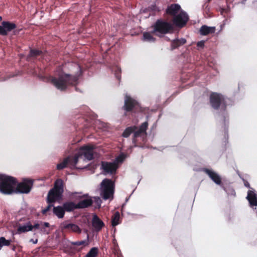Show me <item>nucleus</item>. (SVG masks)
I'll use <instances>...</instances> for the list:
<instances>
[{
	"mask_svg": "<svg viewBox=\"0 0 257 257\" xmlns=\"http://www.w3.org/2000/svg\"><path fill=\"white\" fill-rule=\"evenodd\" d=\"M210 106L215 110L219 111L216 115V118L219 125H221L224 133V138L228 139V126L229 116L226 111V107L233 104L232 99L216 92H212L209 97Z\"/></svg>",
	"mask_w": 257,
	"mask_h": 257,
	"instance_id": "nucleus-1",
	"label": "nucleus"
},
{
	"mask_svg": "<svg viewBox=\"0 0 257 257\" xmlns=\"http://www.w3.org/2000/svg\"><path fill=\"white\" fill-rule=\"evenodd\" d=\"M77 71L75 75L65 73L63 71L60 72L55 77H51L49 81L58 90L64 91L69 85H76L78 83L79 77L82 74L80 66L77 64L74 65Z\"/></svg>",
	"mask_w": 257,
	"mask_h": 257,
	"instance_id": "nucleus-2",
	"label": "nucleus"
},
{
	"mask_svg": "<svg viewBox=\"0 0 257 257\" xmlns=\"http://www.w3.org/2000/svg\"><path fill=\"white\" fill-rule=\"evenodd\" d=\"M64 192V182L61 179H57L54 182V187L48 192L47 197V203L60 201L62 199Z\"/></svg>",
	"mask_w": 257,
	"mask_h": 257,
	"instance_id": "nucleus-3",
	"label": "nucleus"
},
{
	"mask_svg": "<svg viewBox=\"0 0 257 257\" xmlns=\"http://www.w3.org/2000/svg\"><path fill=\"white\" fill-rule=\"evenodd\" d=\"M17 183L16 178L5 174H0V192L2 193L5 195L14 194Z\"/></svg>",
	"mask_w": 257,
	"mask_h": 257,
	"instance_id": "nucleus-4",
	"label": "nucleus"
},
{
	"mask_svg": "<svg viewBox=\"0 0 257 257\" xmlns=\"http://www.w3.org/2000/svg\"><path fill=\"white\" fill-rule=\"evenodd\" d=\"M114 191V183L109 179H103L100 184V195L104 200L112 199Z\"/></svg>",
	"mask_w": 257,
	"mask_h": 257,
	"instance_id": "nucleus-5",
	"label": "nucleus"
},
{
	"mask_svg": "<svg viewBox=\"0 0 257 257\" xmlns=\"http://www.w3.org/2000/svg\"><path fill=\"white\" fill-rule=\"evenodd\" d=\"M152 28L153 29L151 33L155 34L156 35L161 37L172 29V26L170 23L159 19L157 20L152 26Z\"/></svg>",
	"mask_w": 257,
	"mask_h": 257,
	"instance_id": "nucleus-6",
	"label": "nucleus"
},
{
	"mask_svg": "<svg viewBox=\"0 0 257 257\" xmlns=\"http://www.w3.org/2000/svg\"><path fill=\"white\" fill-rule=\"evenodd\" d=\"M139 107L140 106L138 102L130 95L126 93L124 96V105L122 107V109L125 111V115H126V112H135L136 109Z\"/></svg>",
	"mask_w": 257,
	"mask_h": 257,
	"instance_id": "nucleus-7",
	"label": "nucleus"
},
{
	"mask_svg": "<svg viewBox=\"0 0 257 257\" xmlns=\"http://www.w3.org/2000/svg\"><path fill=\"white\" fill-rule=\"evenodd\" d=\"M33 185L32 180L24 179L22 182H17L14 193L28 194L31 191Z\"/></svg>",
	"mask_w": 257,
	"mask_h": 257,
	"instance_id": "nucleus-8",
	"label": "nucleus"
},
{
	"mask_svg": "<svg viewBox=\"0 0 257 257\" xmlns=\"http://www.w3.org/2000/svg\"><path fill=\"white\" fill-rule=\"evenodd\" d=\"M117 168L118 166L115 162L102 161L101 163L100 169L102 170V174L104 175L115 174Z\"/></svg>",
	"mask_w": 257,
	"mask_h": 257,
	"instance_id": "nucleus-9",
	"label": "nucleus"
},
{
	"mask_svg": "<svg viewBox=\"0 0 257 257\" xmlns=\"http://www.w3.org/2000/svg\"><path fill=\"white\" fill-rule=\"evenodd\" d=\"M189 20V17L186 12L181 10L179 14L174 17L173 22L175 26L182 28L186 25Z\"/></svg>",
	"mask_w": 257,
	"mask_h": 257,
	"instance_id": "nucleus-10",
	"label": "nucleus"
},
{
	"mask_svg": "<svg viewBox=\"0 0 257 257\" xmlns=\"http://www.w3.org/2000/svg\"><path fill=\"white\" fill-rule=\"evenodd\" d=\"M78 152L81 158L83 157L85 161H91L94 158L93 147L88 146H82Z\"/></svg>",
	"mask_w": 257,
	"mask_h": 257,
	"instance_id": "nucleus-11",
	"label": "nucleus"
},
{
	"mask_svg": "<svg viewBox=\"0 0 257 257\" xmlns=\"http://www.w3.org/2000/svg\"><path fill=\"white\" fill-rule=\"evenodd\" d=\"M201 171L207 174L210 179L216 185L221 186L222 182L220 176L218 173L214 171L211 169L203 168L201 169Z\"/></svg>",
	"mask_w": 257,
	"mask_h": 257,
	"instance_id": "nucleus-12",
	"label": "nucleus"
},
{
	"mask_svg": "<svg viewBox=\"0 0 257 257\" xmlns=\"http://www.w3.org/2000/svg\"><path fill=\"white\" fill-rule=\"evenodd\" d=\"M246 198L249 202V206L255 210L257 216V193L253 188L248 191Z\"/></svg>",
	"mask_w": 257,
	"mask_h": 257,
	"instance_id": "nucleus-13",
	"label": "nucleus"
},
{
	"mask_svg": "<svg viewBox=\"0 0 257 257\" xmlns=\"http://www.w3.org/2000/svg\"><path fill=\"white\" fill-rule=\"evenodd\" d=\"M16 28L14 23L9 21H3L0 25V35L6 36L8 33Z\"/></svg>",
	"mask_w": 257,
	"mask_h": 257,
	"instance_id": "nucleus-14",
	"label": "nucleus"
},
{
	"mask_svg": "<svg viewBox=\"0 0 257 257\" xmlns=\"http://www.w3.org/2000/svg\"><path fill=\"white\" fill-rule=\"evenodd\" d=\"M92 225L95 231L98 232L104 226V222L96 214L93 215L92 219Z\"/></svg>",
	"mask_w": 257,
	"mask_h": 257,
	"instance_id": "nucleus-15",
	"label": "nucleus"
},
{
	"mask_svg": "<svg viewBox=\"0 0 257 257\" xmlns=\"http://www.w3.org/2000/svg\"><path fill=\"white\" fill-rule=\"evenodd\" d=\"M61 227L62 229H66L75 232H81V229L77 225L71 223H69L67 221H65L62 223L61 224Z\"/></svg>",
	"mask_w": 257,
	"mask_h": 257,
	"instance_id": "nucleus-16",
	"label": "nucleus"
},
{
	"mask_svg": "<svg viewBox=\"0 0 257 257\" xmlns=\"http://www.w3.org/2000/svg\"><path fill=\"white\" fill-rule=\"evenodd\" d=\"M93 202V200L92 197H90L80 201L77 203L78 209H80L88 208L92 205Z\"/></svg>",
	"mask_w": 257,
	"mask_h": 257,
	"instance_id": "nucleus-17",
	"label": "nucleus"
},
{
	"mask_svg": "<svg viewBox=\"0 0 257 257\" xmlns=\"http://www.w3.org/2000/svg\"><path fill=\"white\" fill-rule=\"evenodd\" d=\"M186 43V40L185 38H176L171 41L170 49L172 51L175 49H177L185 44Z\"/></svg>",
	"mask_w": 257,
	"mask_h": 257,
	"instance_id": "nucleus-18",
	"label": "nucleus"
},
{
	"mask_svg": "<svg viewBox=\"0 0 257 257\" xmlns=\"http://www.w3.org/2000/svg\"><path fill=\"white\" fill-rule=\"evenodd\" d=\"M215 27H209L206 25L202 26L199 30L201 35L206 36L210 34H213L215 31Z\"/></svg>",
	"mask_w": 257,
	"mask_h": 257,
	"instance_id": "nucleus-19",
	"label": "nucleus"
},
{
	"mask_svg": "<svg viewBox=\"0 0 257 257\" xmlns=\"http://www.w3.org/2000/svg\"><path fill=\"white\" fill-rule=\"evenodd\" d=\"M180 10V6L178 4H174L168 6L166 11L168 14L175 16L176 15V14Z\"/></svg>",
	"mask_w": 257,
	"mask_h": 257,
	"instance_id": "nucleus-20",
	"label": "nucleus"
},
{
	"mask_svg": "<svg viewBox=\"0 0 257 257\" xmlns=\"http://www.w3.org/2000/svg\"><path fill=\"white\" fill-rule=\"evenodd\" d=\"M63 207L66 212H71L75 209H78L77 203L76 204L73 201H66L63 203Z\"/></svg>",
	"mask_w": 257,
	"mask_h": 257,
	"instance_id": "nucleus-21",
	"label": "nucleus"
},
{
	"mask_svg": "<svg viewBox=\"0 0 257 257\" xmlns=\"http://www.w3.org/2000/svg\"><path fill=\"white\" fill-rule=\"evenodd\" d=\"M32 230L33 225H32L30 221H28L23 225H20L17 229V231L19 233L28 232Z\"/></svg>",
	"mask_w": 257,
	"mask_h": 257,
	"instance_id": "nucleus-22",
	"label": "nucleus"
},
{
	"mask_svg": "<svg viewBox=\"0 0 257 257\" xmlns=\"http://www.w3.org/2000/svg\"><path fill=\"white\" fill-rule=\"evenodd\" d=\"M53 213L57 216L58 218H62L65 214V210L63 206H54L53 208Z\"/></svg>",
	"mask_w": 257,
	"mask_h": 257,
	"instance_id": "nucleus-23",
	"label": "nucleus"
},
{
	"mask_svg": "<svg viewBox=\"0 0 257 257\" xmlns=\"http://www.w3.org/2000/svg\"><path fill=\"white\" fill-rule=\"evenodd\" d=\"M70 163V157L68 156L63 160V161L57 165L56 168L57 170H60L66 168L67 165Z\"/></svg>",
	"mask_w": 257,
	"mask_h": 257,
	"instance_id": "nucleus-24",
	"label": "nucleus"
},
{
	"mask_svg": "<svg viewBox=\"0 0 257 257\" xmlns=\"http://www.w3.org/2000/svg\"><path fill=\"white\" fill-rule=\"evenodd\" d=\"M136 129V126L127 127L123 132L122 136L124 138H128Z\"/></svg>",
	"mask_w": 257,
	"mask_h": 257,
	"instance_id": "nucleus-25",
	"label": "nucleus"
},
{
	"mask_svg": "<svg viewBox=\"0 0 257 257\" xmlns=\"http://www.w3.org/2000/svg\"><path fill=\"white\" fill-rule=\"evenodd\" d=\"M120 214L118 211H116L112 218L111 225L114 227L119 224Z\"/></svg>",
	"mask_w": 257,
	"mask_h": 257,
	"instance_id": "nucleus-26",
	"label": "nucleus"
},
{
	"mask_svg": "<svg viewBox=\"0 0 257 257\" xmlns=\"http://www.w3.org/2000/svg\"><path fill=\"white\" fill-rule=\"evenodd\" d=\"M156 39L153 37L149 32H145L143 34V40L148 42H154Z\"/></svg>",
	"mask_w": 257,
	"mask_h": 257,
	"instance_id": "nucleus-27",
	"label": "nucleus"
},
{
	"mask_svg": "<svg viewBox=\"0 0 257 257\" xmlns=\"http://www.w3.org/2000/svg\"><path fill=\"white\" fill-rule=\"evenodd\" d=\"M98 253V248L96 247H93L90 249L88 252L84 257H96Z\"/></svg>",
	"mask_w": 257,
	"mask_h": 257,
	"instance_id": "nucleus-28",
	"label": "nucleus"
},
{
	"mask_svg": "<svg viewBox=\"0 0 257 257\" xmlns=\"http://www.w3.org/2000/svg\"><path fill=\"white\" fill-rule=\"evenodd\" d=\"M71 244L74 245H84V246H87L89 244V236L87 235V238L86 239L77 241H72Z\"/></svg>",
	"mask_w": 257,
	"mask_h": 257,
	"instance_id": "nucleus-29",
	"label": "nucleus"
},
{
	"mask_svg": "<svg viewBox=\"0 0 257 257\" xmlns=\"http://www.w3.org/2000/svg\"><path fill=\"white\" fill-rule=\"evenodd\" d=\"M11 240H7L4 237H0V250L4 246H9L10 245Z\"/></svg>",
	"mask_w": 257,
	"mask_h": 257,
	"instance_id": "nucleus-30",
	"label": "nucleus"
},
{
	"mask_svg": "<svg viewBox=\"0 0 257 257\" xmlns=\"http://www.w3.org/2000/svg\"><path fill=\"white\" fill-rule=\"evenodd\" d=\"M81 156H79V154L78 153V152L74 156V159L73 160H71L70 159V163H69V164H70L74 168H76V164L78 163V160L79 158H81Z\"/></svg>",
	"mask_w": 257,
	"mask_h": 257,
	"instance_id": "nucleus-31",
	"label": "nucleus"
},
{
	"mask_svg": "<svg viewBox=\"0 0 257 257\" xmlns=\"http://www.w3.org/2000/svg\"><path fill=\"white\" fill-rule=\"evenodd\" d=\"M112 71L114 72V75L118 79H120V73H121V68L120 67L118 66H115L114 68H112Z\"/></svg>",
	"mask_w": 257,
	"mask_h": 257,
	"instance_id": "nucleus-32",
	"label": "nucleus"
},
{
	"mask_svg": "<svg viewBox=\"0 0 257 257\" xmlns=\"http://www.w3.org/2000/svg\"><path fill=\"white\" fill-rule=\"evenodd\" d=\"M221 188L224 190V191L228 194L231 196L235 195V190L232 188H225L222 185H221Z\"/></svg>",
	"mask_w": 257,
	"mask_h": 257,
	"instance_id": "nucleus-33",
	"label": "nucleus"
},
{
	"mask_svg": "<svg viewBox=\"0 0 257 257\" xmlns=\"http://www.w3.org/2000/svg\"><path fill=\"white\" fill-rule=\"evenodd\" d=\"M148 11L153 14L154 13L160 11V9L157 7L155 4H153L148 7Z\"/></svg>",
	"mask_w": 257,
	"mask_h": 257,
	"instance_id": "nucleus-34",
	"label": "nucleus"
},
{
	"mask_svg": "<svg viewBox=\"0 0 257 257\" xmlns=\"http://www.w3.org/2000/svg\"><path fill=\"white\" fill-rule=\"evenodd\" d=\"M41 51H39L36 49H31L30 51L29 56L30 57H37L42 53Z\"/></svg>",
	"mask_w": 257,
	"mask_h": 257,
	"instance_id": "nucleus-35",
	"label": "nucleus"
},
{
	"mask_svg": "<svg viewBox=\"0 0 257 257\" xmlns=\"http://www.w3.org/2000/svg\"><path fill=\"white\" fill-rule=\"evenodd\" d=\"M125 156L124 155V154L121 153L115 158L114 162H115L116 165H117L118 163H121L123 162V161L125 159Z\"/></svg>",
	"mask_w": 257,
	"mask_h": 257,
	"instance_id": "nucleus-36",
	"label": "nucleus"
},
{
	"mask_svg": "<svg viewBox=\"0 0 257 257\" xmlns=\"http://www.w3.org/2000/svg\"><path fill=\"white\" fill-rule=\"evenodd\" d=\"M143 133L142 131H141L139 129L138 131H135L133 132V143L135 144L136 143V138L140 136V135Z\"/></svg>",
	"mask_w": 257,
	"mask_h": 257,
	"instance_id": "nucleus-37",
	"label": "nucleus"
},
{
	"mask_svg": "<svg viewBox=\"0 0 257 257\" xmlns=\"http://www.w3.org/2000/svg\"><path fill=\"white\" fill-rule=\"evenodd\" d=\"M148 121H146L143 122L139 127V130L142 131L143 133H146L147 128H148Z\"/></svg>",
	"mask_w": 257,
	"mask_h": 257,
	"instance_id": "nucleus-38",
	"label": "nucleus"
},
{
	"mask_svg": "<svg viewBox=\"0 0 257 257\" xmlns=\"http://www.w3.org/2000/svg\"><path fill=\"white\" fill-rule=\"evenodd\" d=\"M94 201L96 205V207L98 208H100L102 203V201L99 197H94Z\"/></svg>",
	"mask_w": 257,
	"mask_h": 257,
	"instance_id": "nucleus-39",
	"label": "nucleus"
},
{
	"mask_svg": "<svg viewBox=\"0 0 257 257\" xmlns=\"http://www.w3.org/2000/svg\"><path fill=\"white\" fill-rule=\"evenodd\" d=\"M48 204V205L47 207L43 210L42 213L45 214L49 210L50 208L51 207H54V203H47Z\"/></svg>",
	"mask_w": 257,
	"mask_h": 257,
	"instance_id": "nucleus-40",
	"label": "nucleus"
},
{
	"mask_svg": "<svg viewBox=\"0 0 257 257\" xmlns=\"http://www.w3.org/2000/svg\"><path fill=\"white\" fill-rule=\"evenodd\" d=\"M197 46L200 48H203V47L204 46V41H200L198 42L197 43Z\"/></svg>",
	"mask_w": 257,
	"mask_h": 257,
	"instance_id": "nucleus-41",
	"label": "nucleus"
},
{
	"mask_svg": "<svg viewBox=\"0 0 257 257\" xmlns=\"http://www.w3.org/2000/svg\"><path fill=\"white\" fill-rule=\"evenodd\" d=\"M242 180L243 181L244 186L250 189V190H251L252 188L250 187V184H249V182L248 181H247L246 180L243 179H242Z\"/></svg>",
	"mask_w": 257,
	"mask_h": 257,
	"instance_id": "nucleus-42",
	"label": "nucleus"
},
{
	"mask_svg": "<svg viewBox=\"0 0 257 257\" xmlns=\"http://www.w3.org/2000/svg\"><path fill=\"white\" fill-rule=\"evenodd\" d=\"M40 224L38 223H35L34 225H33V229L34 228L38 229L39 228Z\"/></svg>",
	"mask_w": 257,
	"mask_h": 257,
	"instance_id": "nucleus-43",
	"label": "nucleus"
},
{
	"mask_svg": "<svg viewBox=\"0 0 257 257\" xmlns=\"http://www.w3.org/2000/svg\"><path fill=\"white\" fill-rule=\"evenodd\" d=\"M89 195H88V194H83L82 196H80V198H88Z\"/></svg>",
	"mask_w": 257,
	"mask_h": 257,
	"instance_id": "nucleus-44",
	"label": "nucleus"
},
{
	"mask_svg": "<svg viewBox=\"0 0 257 257\" xmlns=\"http://www.w3.org/2000/svg\"><path fill=\"white\" fill-rule=\"evenodd\" d=\"M81 194V192H72L70 194V195L71 196H73L75 194Z\"/></svg>",
	"mask_w": 257,
	"mask_h": 257,
	"instance_id": "nucleus-45",
	"label": "nucleus"
},
{
	"mask_svg": "<svg viewBox=\"0 0 257 257\" xmlns=\"http://www.w3.org/2000/svg\"><path fill=\"white\" fill-rule=\"evenodd\" d=\"M43 224L46 227H49V225H50L49 223L48 222H44Z\"/></svg>",
	"mask_w": 257,
	"mask_h": 257,
	"instance_id": "nucleus-46",
	"label": "nucleus"
},
{
	"mask_svg": "<svg viewBox=\"0 0 257 257\" xmlns=\"http://www.w3.org/2000/svg\"><path fill=\"white\" fill-rule=\"evenodd\" d=\"M30 241H32L33 242L34 244H36L37 243V241H38V240L37 239H36L35 240H34V239H31Z\"/></svg>",
	"mask_w": 257,
	"mask_h": 257,
	"instance_id": "nucleus-47",
	"label": "nucleus"
},
{
	"mask_svg": "<svg viewBox=\"0 0 257 257\" xmlns=\"http://www.w3.org/2000/svg\"><path fill=\"white\" fill-rule=\"evenodd\" d=\"M14 75H13V76H11V75H10V76H9L7 77V78L6 79V80H7V79H8L10 78H11V77H14ZM4 80H6V79H5Z\"/></svg>",
	"mask_w": 257,
	"mask_h": 257,
	"instance_id": "nucleus-48",
	"label": "nucleus"
},
{
	"mask_svg": "<svg viewBox=\"0 0 257 257\" xmlns=\"http://www.w3.org/2000/svg\"><path fill=\"white\" fill-rule=\"evenodd\" d=\"M38 77H39V78H40V79H43V76H41V75H39V76H38Z\"/></svg>",
	"mask_w": 257,
	"mask_h": 257,
	"instance_id": "nucleus-49",
	"label": "nucleus"
},
{
	"mask_svg": "<svg viewBox=\"0 0 257 257\" xmlns=\"http://www.w3.org/2000/svg\"><path fill=\"white\" fill-rule=\"evenodd\" d=\"M129 200V197L128 198H126V199H125V203H126Z\"/></svg>",
	"mask_w": 257,
	"mask_h": 257,
	"instance_id": "nucleus-50",
	"label": "nucleus"
},
{
	"mask_svg": "<svg viewBox=\"0 0 257 257\" xmlns=\"http://www.w3.org/2000/svg\"><path fill=\"white\" fill-rule=\"evenodd\" d=\"M125 202L122 205V208H123L125 205Z\"/></svg>",
	"mask_w": 257,
	"mask_h": 257,
	"instance_id": "nucleus-51",
	"label": "nucleus"
},
{
	"mask_svg": "<svg viewBox=\"0 0 257 257\" xmlns=\"http://www.w3.org/2000/svg\"><path fill=\"white\" fill-rule=\"evenodd\" d=\"M86 168V167H82V168H78V169H82Z\"/></svg>",
	"mask_w": 257,
	"mask_h": 257,
	"instance_id": "nucleus-52",
	"label": "nucleus"
},
{
	"mask_svg": "<svg viewBox=\"0 0 257 257\" xmlns=\"http://www.w3.org/2000/svg\"><path fill=\"white\" fill-rule=\"evenodd\" d=\"M166 39H167V40H169V39L167 38V37H166Z\"/></svg>",
	"mask_w": 257,
	"mask_h": 257,
	"instance_id": "nucleus-53",
	"label": "nucleus"
},
{
	"mask_svg": "<svg viewBox=\"0 0 257 257\" xmlns=\"http://www.w3.org/2000/svg\"><path fill=\"white\" fill-rule=\"evenodd\" d=\"M166 39H167V40H169V39L167 38V37H166Z\"/></svg>",
	"mask_w": 257,
	"mask_h": 257,
	"instance_id": "nucleus-54",
	"label": "nucleus"
},
{
	"mask_svg": "<svg viewBox=\"0 0 257 257\" xmlns=\"http://www.w3.org/2000/svg\"><path fill=\"white\" fill-rule=\"evenodd\" d=\"M166 39H167V40H169V39L167 38V37H166Z\"/></svg>",
	"mask_w": 257,
	"mask_h": 257,
	"instance_id": "nucleus-55",
	"label": "nucleus"
},
{
	"mask_svg": "<svg viewBox=\"0 0 257 257\" xmlns=\"http://www.w3.org/2000/svg\"><path fill=\"white\" fill-rule=\"evenodd\" d=\"M75 89H76V91H78V89H77V88L76 87L75 88Z\"/></svg>",
	"mask_w": 257,
	"mask_h": 257,
	"instance_id": "nucleus-56",
	"label": "nucleus"
},
{
	"mask_svg": "<svg viewBox=\"0 0 257 257\" xmlns=\"http://www.w3.org/2000/svg\"><path fill=\"white\" fill-rule=\"evenodd\" d=\"M13 249L15 250V247H13Z\"/></svg>",
	"mask_w": 257,
	"mask_h": 257,
	"instance_id": "nucleus-57",
	"label": "nucleus"
}]
</instances>
